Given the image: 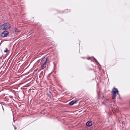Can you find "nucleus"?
<instances>
[{"label": "nucleus", "mask_w": 130, "mask_h": 130, "mask_svg": "<svg viewBox=\"0 0 130 130\" xmlns=\"http://www.w3.org/2000/svg\"><path fill=\"white\" fill-rule=\"evenodd\" d=\"M14 30H15V31L16 32H19V30L17 28H15V29Z\"/></svg>", "instance_id": "nucleus-7"}, {"label": "nucleus", "mask_w": 130, "mask_h": 130, "mask_svg": "<svg viewBox=\"0 0 130 130\" xmlns=\"http://www.w3.org/2000/svg\"><path fill=\"white\" fill-rule=\"evenodd\" d=\"M76 102V101L74 100H73L71 101L69 103V104L70 105H72Z\"/></svg>", "instance_id": "nucleus-6"}, {"label": "nucleus", "mask_w": 130, "mask_h": 130, "mask_svg": "<svg viewBox=\"0 0 130 130\" xmlns=\"http://www.w3.org/2000/svg\"><path fill=\"white\" fill-rule=\"evenodd\" d=\"M9 34V32L7 31H5L3 32L1 34V36L2 37H4Z\"/></svg>", "instance_id": "nucleus-4"}, {"label": "nucleus", "mask_w": 130, "mask_h": 130, "mask_svg": "<svg viewBox=\"0 0 130 130\" xmlns=\"http://www.w3.org/2000/svg\"><path fill=\"white\" fill-rule=\"evenodd\" d=\"M14 128H15V129H16V127H14Z\"/></svg>", "instance_id": "nucleus-9"}, {"label": "nucleus", "mask_w": 130, "mask_h": 130, "mask_svg": "<svg viewBox=\"0 0 130 130\" xmlns=\"http://www.w3.org/2000/svg\"><path fill=\"white\" fill-rule=\"evenodd\" d=\"M112 99H114L117 96V93H118V91L117 88H114L112 89Z\"/></svg>", "instance_id": "nucleus-2"}, {"label": "nucleus", "mask_w": 130, "mask_h": 130, "mask_svg": "<svg viewBox=\"0 0 130 130\" xmlns=\"http://www.w3.org/2000/svg\"><path fill=\"white\" fill-rule=\"evenodd\" d=\"M4 52H6V53L7 52V49L6 48V50H5V51H4Z\"/></svg>", "instance_id": "nucleus-8"}, {"label": "nucleus", "mask_w": 130, "mask_h": 130, "mask_svg": "<svg viewBox=\"0 0 130 130\" xmlns=\"http://www.w3.org/2000/svg\"><path fill=\"white\" fill-rule=\"evenodd\" d=\"M48 61H49V59L47 58L46 60L44 62L43 59L42 60L41 63V68L42 70L46 68V63Z\"/></svg>", "instance_id": "nucleus-3"}, {"label": "nucleus", "mask_w": 130, "mask_h": 130, "mask_svg": "<svg viewBox=\"0 0 130 130\" xmlns=\"http://www.w3.org/2000/svg\"><path fill=\"white\" fill-rule=\"evenodd\" d=\"M92 124V122L91 121H88L86 123V125L88 126H91Z\"/></svg>", "instance_id": "nucleus-5"}, {"label": "nucleus", "mask_w": 130, "mask_h": 130, "mask_svg": "<svg viewBox=\"0 0 130 130\" xmlns=\"http://www.w3.org/2000/svg\"><path fill=\"white\" fill-rule=\"evenodd\" d=\"M10 27V25L8 23H5L1 26V29L3 30L8 29Z\"/></svg>", "instance_id": "nucleus-1"}]
</instances>
